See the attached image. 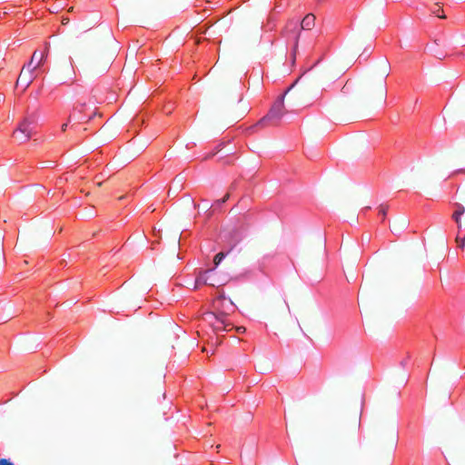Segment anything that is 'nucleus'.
Returning a JSON list of instances; mask_svg holds the SVG:
<instances>
[{
  "instance_id": "1",
  "label": "nucleus",
  "mask_w": 465,
  "mask_h": 465,
  "mask_svg": "<svg viewBox=\"0 0 465 465\" xmlns=\"http://www.w3.org/2000/svg\"><path fill=\"white\" fill-rule=\"evenodd\" d=\"M320 86L312 81L294 83L286 92L273 104L268 114L262 118L256 126L267 127L278 125L280 120L287 113L284 108V98L286 96L292 101L293 105L307 104L313 98H317L320 94Z\"/></svg>"
},
{
  "instance_id": "2",
  "label": "nucleus",
  "mask_w": 465,
  "mask_h": 465,
  "mask_svg": "<svg viewBox=\"0 0 465 465\" xmlns=\"http://www.w3.org/2000/svg\"><path fill=\"white\" fill-rule=\"evenodd\" d=\"M388 75L387 70L383 75L377 81H369L356 87L352 84L346 83L341 91L349 96L344 100L342 107L345 110H351L362 104H380L385 101L387 89L385 77Z\"/></svg>"
},
{
  "instance_id": "3",
  "label": "nucleus",
  "mask_w": 465,
  "mask_h": 465,
  "mask_svg": "<svg viewBox=\"0 0 465 465\" xmlns=\"http://www.w3.org/2000/svg\"><path fill=\"white\" fill-rule=\"evenodd\" d=\"M268 315L272 323L278 327L287 326L292 321L290 306L282 298L274 299L270 302Z\"/></svg>"
},
{
  "instance_id": "4",
  "label": "nucleus",
  "mask_w": 465,
  "mask_h": 465,
  "mask_svg": "<svg viewBox=\"0 0 465 465\" xmlns=\"http://www.w3.org/2000/svg\"><path fill=\"white\" fill-rule=\"evenodd\" d=\"M453 206L455 210L451 218L455 222L458 229L455 242L459 248L463 249L465 246V217L462 218V216L465 214V207L460 203H454Z\"/></svg>"
},
{
  "instance_id": "5",
  "label": "nucleus",
  "mask_w": 465,
  "mask_h": 465,
  "mask_svg": "<svg viewBox=\"0 0 465 465\" xmlns=\"http://www.w3.org/2000/svg\"><path fill=\"white\" fill-rule=\"evenodd\" d=\"M230 315L229 312H222L220 314L216 312H206L204 320L209 322L216 333L221 331H229L232 330V324L227 320Z\"/></svg>"
},
{
  "instance_id": "6",
  "label": "nucleus",
  "mask_w": 465,
  "mask_h": 465,
  "mask_svg": "<svg viewBox=\"0 0 465 465\" xmlns=\"http://www.w3.org/2000/svg\"><path fill=\"white\" fill-rule=\"evenodd\" d=\"M35 124L33 117H25L14 131L15 137L21 143L28 141L35 134Z\"/></svg>"
},
{
  "instance_id": "7",
  "label": "nucleus",
  "mask_w": 465,
  "mask_h": 465,
  "mask_svg": "<svg viewBox=\"0 0 465 465\" xmlns=\"http://www.w3.org/2000/svg\"><path fill=\"white\" fill-rule=\"evenodd\" d=\"M361 427V411H356L351 417H344L340 423L343 434H355Z\"/></svg>"
},
{
  "instance_id": "8",
  "label": "nucleus",
  "mask_w": 465,
  "mask_h": 465,
  "mask_svg": "<svg viewBox=\"0 0 465 465\" xmlns=\"http://www.w3.org/2000/svg\"><path fill=\"white\" fill-rule=\"evenodd\" d=\"M49 51V44L46 43L44 50H35L31 57L30 62L27 64V67L32 70H35L40 67L45 62Z\"/></svg>"
},
{
  "instance_id": "9",
  "label": "nucleus",
  "mask_w": 465,
  "mask_h": 465,
  "mask_svg": "<svg viewBox=\"0 0 465 465\" xmlns=\"http://www.w3.org/2000/svg\"><path fill=\"white\" fill-rule=\"evenodd\" d=\"M315 15L313 14L306 15L302 20L300 17L293 18L290 21L288 27L292 29H297L300 25V29H312L315 25Z\"/></svg>"
},
{
  "instance_id": "10",
  "label": "nucleus",
  "mask_w": 465,
  "mask_h": 465,
  "mask_svg": "<svg viewBox=\"0 0 465 465\" xmlns=\"http://www.w3.org/2000/svg\"><path fill=\"white\" fill-rule=\"evenodd\" d=\"M216 313L220 314L222 312H229L230 314L234 312V304L231 300H227L224 294H221L214 302Z\"/></svg>"
},
{
  "instance_id": "11",
  "label": "nucleus",
  "mask_w": 465,
  "mask_h": 465,
  "mask_svg": "<svg viewBox=\"0 0 465 465\" xmlns=\"http://www.w3.org/2000/svg\"><path fill=\"white\" fill-rule=\"evenodd\" d=\"M204 274H208L209 285L211 286H222L228 281L227 276L219 275L215 268L204 271Z\"/></svg>"
},
{
  "instance_id": "12",
  "label": "nucleus",
  "mask_w": 465,
  "mask_h": 465,
  "mask_svg": "<svg viewBox=\"0 0 465 465\" xmlns=\"http://www.w3.org/2000/svg\"><path fill=\"white\" fill-rule=\"evenodd\" d=\"M33 71L34 70L28 68L27 66H24L16 81V85L22 84L24 85L25 89L27 88L34 79Z\"/></svg>"
},
{
  "instance_id": "13",
  "label": "nucleus",
  "mask_w": 465,
  "mask_h": 465,
  "mask_svg": "<svg viewBox=\"0 0 465 465\" xmlns=\"http://www.w3.org/2000/svg\"><path fill=\"white\" fill-rule=\"evenodd\" d=\"M86 107L85 103H77L74 104L72 114L69 116V121H83L84 117L82 116V114L84 112Z\"/></svg>"
},
{
  "instance_id": "14",
  "label": "nucleus",
  "mask_w": 465,
  "mask_h": 465,
  "mask_svg": "<svg viewBox=\"0 0 465 465\" xmlns=\"http://www.w3.org/2000/svg\"><path fill=\"white\" fill-rule=\"evenodd\" d=\"M427 9L430 16H435L441 19L446 18L442 5L440 3H432L427 6Z\"/></svg>"
},
{
  "instance_id": "15",
  "label": "nucleus",
  "mask_w": 465,
  "mask_h": 465,
  "mask_svg": "<svg viewBox=\"0 0 465 465\" xmlns=\"http://www.w3.org/2000/svg\"><path fill=\"white\" fill-rule=\"evenodd\" d=\"M408 224V222L405 218H401L400 220H397L393 223L391 231L395 232H399L402 229L406 228Z\"/></svg>"
},
{
  "instance_id": "16",
  "label": "nucleus",
  "mask_w": 465,
  "mask_h": 465,
  "mask_svg": "<svg viewBox=\"0 0 465 465\" xmlns=\"http://www.w3.org/2000/svg\"><path fill=\"white\" fill-rule=\"evenodd\" d=\"M207 276H208V274H204V272H199V274L195 280L193 289H197L199 287V285H201V284H208L209 285V280H208Z\"/></svg>"
},
{
  "instance_id": "17",
  "label": "nucleus",
  "mask_w": 465,
  "mask_h": 465,
  "mask_svg": "<svg viewBox=\"0 0 465 465\" xmlns=\"http://www.w3.org/2000/svg\"><path fill=\"white\" fill-rule=\"evenodd\" d=\"M396 443H397V436H393V438L391 439V441L390 443V446L388 448V452H387V461L388 462H391L392 460V453L396 448Z\"/></svg>"
},
{
  "instance_id": "18",
  "label": "nucleus",
  "mask_w": 465,
  "mask_h": 465,
  "mask_svg": "<svg viewBox=\"0 0 465 465\" xmlns=\"http://www.w3.org/2000/svg\"><path fill=\"white\" fill-rule=\"evenodd\" d=\"M226 255H227V253L223 252H220L219 253H217L213 258V263H214L213 268L217 269L218 265L221 263V262L223 260V258Z\"/></svg>"
},
{
  "instance_id": "19",
  "label": "nucleus",
  "mask_w": 465,
  "mask_h": 465,
  "mask_svg": "<svg viewBox=\"0 0 465 465\" xmlns=\"http://www.w3.org/2000/svg\"><path fill=\"white\" fill-rule=\"evenodd\" d=\"M68 80L73 83L74 81V75H75V73H74V69L72 65V64L70 63L69 66H68Z\"/></svg>"
},
{
  "instance_id": "20",
  "label": "nucleus",
  "mask_w": 465,
  "mask_h": 465,
  "mask_svg": "<svg viewBox=\"0 0 465 465\" xmlns=\"http://www.w3.org/2000/svg\"><path fill=\"white\" fill-rule=\"evenodd\" d=\"M17 6L15 5H5L2 10L4 15H8L9 13L13 12L14 8H16Z\"/></svg>"
},
{
  "instance_id": "21",
  "label": "nucleus",
  "mask_w": 465,
  "mask_h": 465,
  "mask_svg": "<svg viewBox=\"0 0 465 465\" xmlns=\"http://www.w3.org/2000/svg\"><path fill=\"white\" fill-rule=\"evenodd\" d=\"M5 252L2 244L0 243V270L3 268L5 264Z\"/></svg>"
},
{
  "instance_id": "22",
  "label": "nucleus",
  "mask_w": 465,
  "mask_h": 465,
  "mask_svg": "<svg viewBox=\"0 0 465 465\" xmlns=\"http://www.w3.org/2000/svg\"><path fill=\"white\" fill-rule=\"evenodd\" d=\"M230 198V194L229 193H226L223 198H222L221 200H217L216 201V203L217 204H222V203H224L228 199Z\"/></svg>"
},
{
  "instance_id": "23",
  "label": "nucleus",
  "mask_w": 465,
  "mask_h": 465,
  "mask_svg": "<svg viewBox=\"0 0 465 465\" xmlns=\"http://www.w3.org/2000/svg\"><path fill=\"white\" fill-rule=\"evenodd\" d=\"M457 193H459L461 195V200L465 202V187L458 188Z\"/></svg>"
},
{
  "instance_id": "24",
  "label": "nucleus",
  "mask_w": 465,
  "mask_h": 465,
  "mask_svg": "<svg viewBox=\"0 0 465 465\" xmlns=\"http://www.w3.org/2000/svg\"><path fill=\"white\" fill-rule=\"evenodd\" d=\"M379 213L383 216L385 217L386 216V213H387V208L383 205H381L380 206V209H379Z\"/></svg>"
},
{
  "instance_id": "25",
  "label": "nucleus",
  "mask_w": 465,
  "mask_h": 465,
  "mask_svg": "<svg viewBox=\"0 0 465 465\" xmlns=\"http://www.w3.org/2000/svg\"><path fill=\"white\" fill-rule=\"evenodd\" d=\"M0 465H14V464L7 459H1Z\"/></svg>"
},
{
  "instance_id": "26",
  "label": "nucleus",
  "mask_w": 465,
  "mask_h": 465,
  "mask_svg": "<svg viewBox=\"0 0 465 465\" xmlns=\"http://www.w3.org/2000/svg\"><path fill=\"white\" fill-rule=\"evenodd\" d=\"M236 331H237V332H239V333H242V332H244V331H245V328H244V327H242V326H241V327H237V328H236Z\"/></svg>"
},
{
  "instance_id": "27",
  "label": "nucleus",
  "mask_w": 465,
  "mask_h": 465,
  "mask_svg": "<svg viewBox=\"0 0 465 465\" xmlns=\"http://www.w3.org/2000/svg\"><path fill=\"white\" fill-rule=\"evenodd\" d=\"M68 21H69L68 18H63L62 24L65 25H67Z\"/></svg>"
},
{
  "instance_id": "28",
  "label": "nucleus",
  "mask_w": 465,
  "mask_h": 465,
  "mask_svg": "<svg viewBox=\"0 0 465 465\" xmlns=\"http://www.w3.org/2000/svg\"><path fill=\"white\" fill-rule=\"evenodd\" d=\"M66 127H67V124H64L62 125V131L64 132L66 130Z\"/></svg>"
},
{
  "instance_id": "29",
  "label": "nucleus",
  "mask_w": 465,
  "mask_h": 465,
  "mask_svg": "<svg viewBox=\"0 0 465 465\" xmlns=\"http://www.w3.org/2000/svg\"><path fill=\"white\" fill-rule=\"evenodd\" d=\"M222 342L221 340H219V338H217V341H216V344H220Z\"/></svg>"
},
{
  "instance_id": "30",
  "label": "nucleus",
  "mask_w": 465,
  "mask_h": 465,
  "mask_svg": "<svg viewBox=\"0 0 465 465\" xmlns=\"http://www.w3.org/2000/svg\"><path fill=\"white\" fill-rule=\"evenodd\" d=\"M102 184H103V183H102V182H101V183H97V186H101Z\"/></svg>"
},
{
  "instance_id": "31",
  "label": "nucleus",
  "mask_w": 465,
  "mask_h": 465,
  "mask_svg": "<svg viewBox=\"0 0 465 465\" xmlns=\"http://www.w3.org/2000/svg\"><path fill=\"white\" fill-rule=\"evenodd\" d=\"M246 107L243 109L242 113V114H244L246 112Z\"/></svg>"
}]
</instances>
